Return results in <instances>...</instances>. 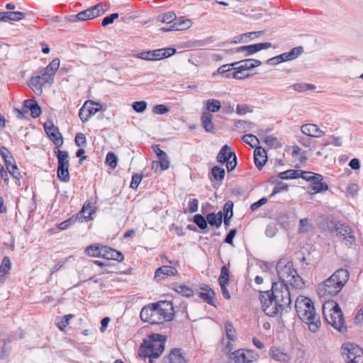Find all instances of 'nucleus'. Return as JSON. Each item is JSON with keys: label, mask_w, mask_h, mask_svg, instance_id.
<instances>
[{"label": "nucleus", "mask_w": 363, "mask_h": 363, "mask_svg": "<svg viewBox=\"0 0 363 363\" xmlns=\"http://www.w3.org/2000/svg\"><path fill=\"white\" fill-rule=\"evenodd\" d=\"M262 308L268 316L282 315L291 310V292L289 286L282 284H272L270 291L260 293Z\"/></svg>", "instance_id": "nucleus-1"}, {"label": "nucleus", "mask_w": 363, "mask_h": 363, "mask_svg": "<svg viewBox=\"0 0 363 363\" xmlns=\"http://www.w3.org/2000/svg\"><path fill=\"white\" fill-rule=\"evenodd\" d=\"M140 315L143 322L151 324L171 321L174 316L173 304L167 301L151 303L142 308Z\"/></svg>", "instance_id": "nucleus-2"}, {"label": "nucleus", "mask_w": 363, "mask_h": 363, "mask_svg": "<svg viewBox=\"0 0 363 363\" xmlns=\"http://www.w3.org/2000/svg\"><path fill=\"white\" fill-rule=\"evenodd\" d=\"M296 311L299 318L308 325L312 333H316L320 327V320L315 313L313 302L308 297L299 296L296 300Z\"/></svg>", "instance_id": "nucleus-3"}, {"label": "nucleus", "mask_w": 363, "mask_h": 363, "mask_svg": "<svg viewBox=\"0 0 363 363\" xmlns=\"http://www.w3.org/2000/svg\"><path fill=\"white\" fill-rule=\"evenodd\" d=\"M276 269L279 281H274L272 284H282L284 286H288L289 284L296 289H301L304 286L303 279L294 268V264L291 259H280L277 263Z\"/></svg>", "instance_id": "nucleus-4"}, {"label": "nucleus", "mask_w": 363, "mask_h": 363, "mask_svg": "<svg viewBox=\"0 0 363 363\" xmlns=\"http://www.w3.org/2000/svg\"><path fill=\"white\" fill-rule=\"evenodd\" d=\"M349 279V272L345 269L336 270L328 279L319 284L317 292L320 297L325 298L337 295Z\"/></svg>", "instance_id": "nucleus-5"}, {"label": "nucleus", "mask_w": 363, "mask_h": 363, "mask_svg": "<svg viewBox=\"0 0 363 363\" xmlns=\"http://www.w3.org/2000/svg\"><path fill=\"white\" fill-rule=\"evenodd\" d=\"M166 337L161 334H152L147 340H145L141 345L139 354L141 357L148 358L149 362L152 363L155 359L158 358L164 350Z\"/></svg>", "instance_id": "nucleus-6"}, {"label": "nucleus", "mask_w": 363, "mask_h": 363, "mask_svg": "<svg viewBox=\"0 0 363 363\" xmlns=\"http://www.w3.org/2000/svg\"><path fill=\"white\" fill-rule=\"evenodd\" d=\"M323 313L325 320L339 332L346 331L345 320L341 308L337 303L328 301L323 306Z\"/></svg>", "instance_id": "nucleus-7"}, {"label": "nucleus", "mask_w": 363, "mask_h": 363, "mask_svg": "<svg viewBox=\"0 0 363 363\" xmlns=\"http://www.w3.org/2000/svg\"><path fill=\"white\" fill-rule=\"evenodd\" d=\"M341 354L345 363H363V350L355 343H343Z\"/></svg>", "instance_id": "nucleus-8"}, {"label": "nucleus", "mask_w": 363, "mask_h": 363, "mask_svg": "<svg viewBox=\"0 0 363 363\" xmlns=\"http://www.w3.org/2000/svg\"><path fill=\"white\" fill-rule=\"evenodd\" d=\"M302 174L303 179L310 182L308 192L311 194L326 191L328 189V184L323 182V175L312 172H304Z\"/></svg>", "instance_id": "nucleus-9"}, {"label": "nucleus", "mask_w": 363, "mask_h": 363, "mask_svg": "<svg viewBox=\"0 0 363 363\" xmlns=\"http://www.w3.org/2000/svg\"><path fill=\"white\" fill-rule=\"evenodd\" d=\"M175 52L174 48H167L138 52L135 57L144 60H160L170 57Z\"/></svg>", "instance_id": "nucleus-10"}, {"label": "nucleus", "mask_w": 363, "mask_h": 363, "mask_svg": "<svg viewBox=\"0 0 363 363\" xmlns=\"http://www.w3.org/2000/svg\"><path fill=\"white\" fill-rule=\"evenodd\" d=\"M216 160L219 163H226L228 172L233 171L237 166V156L227 145L221 147L216 157Z\"/></svg>", "instance_id": "nucleus-11"}, {"label": "nucleus", "mask_w": 363, "mask_h": 363, "mask_svg": "<svg viewBox=\"0 0 363 363\" xmlns=\"http://www.w3.org/2000/svg\"><path fill=\"white\" fill-rule=\"evenodd\" d=\"M258 358V354L250 350L239 349L231 352L230 359L232 363H253Z\"/></svg>", "instance_id": "nucleus-12"}, {"label": "nucleus", "mask_w": 363, "mask_h": 363, "mask_svg": "<svg viewBox=\"0 0 363 363\" xmlns=\"http://www.w3.org/2000/svg\"><path fill=\"white\" fill-rule=\"evenodd\" d=\"M59 67L60 60L58 58L53 59L45 68L38 72L37 76L40 77V79L45 84L52 83Z\"/></svg>", "instance_id": "nucleus-13"}, {"label": "nucleus", "mask_w": 363, "mask_h": 363, "mask_svg": "<svg viewBox=\"0 0 363 363\" xmlns=\"http://www.w3.org/2000/svg\"><path fill=\"white\" fill-rule=\"evenodd\" d=\"M335 231L340 240L345 245L351 246L354 243L355 237L350 225L345 223L337 224L335 225Z\"/></svg>", "instance_id": "nucleus-14"}, {"label": "nucleus", "mask_w": 363, "mask_h": 363, "mask_svg": "<svg viewBox=\"0 0 363 363\" xmlns=\"http://www.w3.org/2000/svg\"><path fill=\"white\" fill-rule=\"evenodd\" d=\"M272 46L271 43H260L257 44L244 45L230 50V52L244 53V57L250 56L262 50H265Z\"/></svg>", "instance_id": "nucleus-15"}, {"label": "nucleus", "mask_w": 363, "mask_h": 363, "mask_svg": "<svg viewBox=\"0 0 363 363\" xmlns=\"http://www.w3.org/2000/svg\"><path fill=\"white\" fill-rule=\"evenodd\" d=\"M104 12V11L102 9V5L101 4H98L94 6L79 12L76 16H71L73 18L71 21H74L75 19L81 21H86L88 19L96 18L103 14Z\"/></svg>", "instance_id": "nucleus-16"}, {"label": "nucleus", "mask_w": 363, "mask_h": 363, "mask_svg": "<svg viewBox=\"0 0 363 363\" xmlns=\"http://www.w3.org/2000/svg\"><path fill=\"white\" fill-rule=\"evenodd\" d=\"M18 113V117L23 118L25 113L30 111V115L33 118H36L40 116L42 111L38 102L35 99H27L24 101L22 110L16 109Z\"/></svg>", "instance_id": "nucleus-17"}, {"label": "nucleus", "mask_w": 363, "mask_h": 363, "mask_svg": "<svg viewBox=\"0 0 363 363\" xmlns=\"http://www.w3.org/2000/svg\"><path fill=\"white\" fill-rule=\"evenodd\" d=\"M45 131L49 136V138L52 140L53 143L58 148L59 146L62 145L63 140L61 133H60L58 128L55 127L53 124L48 125L45 123L44 125Z\"/></svg>", "instance_id": "nucleus-18"}, {"label": "nucleus", "mask_w": 363, "mask_h": 363, "mask_svg": "<svg viewBox=\"0 0 363 363\" xmlns=\"http://www.w3.org/2000/svg\"><path fill=\"white\" fill-rule=\"evenodd\" d=\"M101 257L108 260L113 259L118 262L123 260V255L121 252L105 245H102Z\"/></svg>", "instance_id": "nucleus-19"}, {"label": "nucleus", "mask_w": 363, "mask_h": 363, "mask_svg": "<svg viewBox=\"0 0 363 363\" xmlns=\"http://www.w3.org/2000/svg\"><path fill=\"white\" fill-rule=\"evenodd\" d=\"M301 130L304 135L313 138H320L325 135V133L321 130L318 125L313 123L303 125Z\"/></svg>", "instance_id": "nucleus-20"}, {"label": "nucleus", "mask_w": 363, "mask_h": 363, "mask_svg": "<svg viewBox=\"0 0 363 363\" xmlns=\"http://www.w3.org/2000/svg\"><path fill=\"white\" fill-rule=\"evenodd\" d=\"M177 274V270L176 268L168 265H163L156 269L155 279L157 281H161L164 279L167 276H175Z\"/></svg>", "instance_id": "nucleus-21"}, {"label": "nucleus", "mask_w": 363, "mask_h": 363, "mask_svg": "<svg viewBox=\"0 0 363 363\" xmlns=\"http://www.w3.org/2000/svg\"><path fill=\"white\" fill-rule=\"evenodd\" d=\"M262 64L261 61L255 59H246L239 62L231 63L232 67L237 66L236 69H241L247 72L254 67H258Z\"/></svg>", "instance_id": "nucleus-22"}, {"label": "nucleus", "mask_w": 363, "mask_h": 363, "mask_svg": "<svg viewBox=\"0 0 363 363\" xmlns=\"http://www.w3.org/2000/svg\"><path fill=\"white\" fill-rule=\"evenodd\" d=\"M267 161L265 150L262 147H256L254 151V162L258 169H262Z\"/></svg>", "instance_id": "nucleus-23"}, {"label": "nucleus", "mask_w": 363, "mask_h": 363, "mask_svg": "<svg viewBox=\"0 0 363 363\" xmlns=\"http://www.w3.org/2000/svg\"><path fill=\"white\" fill-rule=\"evenodd\" d=\"M55 153L57 159V168H69V155L66 151H62L57 148Z\"/></svg>", "instance_id": "nucleus-24"}, {"label": "nucleus", "mask_w": 363, "mask_h": 363, "mask_svg": "<svg viewBox=\"0 0 363 363\" xmlns=\"http://www.w3.org/2000/svg\"><path fill=\"white\" fill-rule=\"evenodd\" d=\"M164 363H186L179 349H173Z\"/></svg>", "instance_id": "nucleus-25"}, {"label": "nucleus", "mask_w": 363, "mask_h": 363, "mask_svg": "<svg viewBox=\"0 0 363 363\" xmlns=\"http://www.w3.org/2000/svg\"><path fill=\"white\" fill-rule=\"evenodd\" d=\"M202 126L206 132L212 133L215 129L213 123V116L209 112H203L201 118Z\"/></svg>", "instance_id": "nucleus-26"}, {"label": "nucleus", "mask_w": 363, "mask_h": 363, "mask_svg": "<svg viewBox=\"0 0 363 363\" xmlns=\"http://www.w3.org/2000/svg\"><path fill=\"white\" fill-rule=\"evenodd\" d=\"M215 296L214 291L208 286L201 288V292L199 293V297L207 303L214 306L213 298Z\"/></svg>", "instance_id": "nucleus-27"}, {"label": "nucleus", "mask_w": 363, "mask_h": 363, "mask_svg": "<svg viewBox=\"0 0 363 363\" xmlns=\"http://www.w3.org/2000/svg\"><path fill=\"white\" fill-rule=\"evenodd\" d=\"M207 224L209 223L211 226H216L217 228H220L223 221V213L219 211L218 213H211L206 216Z\"/></svg>", "instance_id": "nucleus-28"}, {"label": "nucleus", "mask_w": 363, "mask_h": 363, "mask_svg": "<svg viewBox=\"0 0 363 363\" xmlns=\"http://www.w3.org/2000/svg\"><path fill=\"white\" fill-rule=\"evenodd\" d=\"M44 82L38 77L37 74L31 77L30 80V86L36 95H41L43 93V85Z\"/></svg>", "instance_id": "nucleus-29"}, {"label": "nucleus", "mask_w": 363, "mask_h": 363, "mask_svg": "<svg viewBox=\"0 0 363 363\" xmlns=\"http://www.w3.org/2000/svg\"><path fill=\"white\" fill-rule=\"evenodd\" d=\"M305 171L302 170H296V169H289L282 172H280L278 175V177L281 179H296V178H302L303 174Z\"/></svg>", "instance_id": "nucleus-30"}, {"label": "nucleus", "mask_w": 363, "mask_h": 363, "mask_svg": "<svg viewBox=\"0 0 363 363\" xmlns=\"http://www.w3.org/2000/svg\"><path fill=\"white\" fill-rule=\"evenodd\" d=\"M271 357L277 361L279 362H288L289 357L286 353L281 351L278 348H272L269 351Z\"/></svg>", "instance_id": "nucleus-31"}, {"label": "nucleus", "mask_w": 363, "mask_h": 363, "mask_svg": "<svg viewBox=\"0 0 363 363\" xmlns=\"http://www.w3.org/2000/svg\"><path fill=\"white\" fill-rule=\"evenodd\" d=\"M206 108L208 112L216 113L218 112L221 107V104L219 100L218 99H208L206 102Z\"/></svg>", "instance_id": "nucleus-32"}, {"label": "nucleus", "mask_w": 363, "mask_h": 363, "mask_svg": "<svg viewBox=\"0 0 363 363\" xmlns=\"http://www.w3.org/2000/svg\"><path fill=\"white\" fill-rule=\"evenodd\" d=\"M225 334L229 341H235L237 338L235 330L233 324L227 321L225 323Z\"/></svg>", "instance_id": "nucleus-33"}, {"label": "nucleus", "mask_w": 363, "mask_h": 363, "mask_svg": "<svg viewBox=\"0 0 363 363\" xmlns=\"http://www.w3.org/2000/svg\"><path fill=\"white\" fill-rule=\"evenodd\" d=\"M85 252L90 257H101L102 245H89L86 247Z\"/></svg>", "instance_id": "nucleus-34"}, {"label": "nucleus", "mask_w": 363, "mask_h": 363, "mask_svg": "<svg viewBox=\"0 0 363 363\" xmlns=\"http://www.w3.org/2000/svg\"><path fill=\"white\" fill-rule=\"evenodd\" d=\"M235 126L238 130L245 133L250 130L255 126V124L250 121L238 120L235 123Z\"/></svg>", "instance_id": "nucleus-35"}, {"label": "nucleus", "mask_w": 363, "mask_h": 363, "mask_svg": "<svg viewBox=\"0 0 363 363\" xmlns=\"http://www.w3.org/2000/svg\"><path fill=\"white\" fill-rule=\"evenodd\" d=\"M173 289L177 293L186 297H191L194 294L193 290L190 287L184 284H175Z\"/></svg>", "instance_id": "nucleus-36"}, {"label": "nucleus", "mask_w": 363, "mask_h": 363, "mask_svg": "<svg viewBox=\"0 0 363 363\" xmlns=\"http://www.w3.org/2000/svg\"><path fill=\"white\" fill-rule=\"evenodd\" d=\"M193 222L201 230H205L208 228L207 218H206L203 215L196 214L193 218Z\"/></svg>", "instance_id": "nucleus-37"}, {"label": "nucleus", "mask_w": 363, "mask_h": 363, "mask_svg": "<svg viewBox=\"0 0 363 363\" xmlns=\"http://www.w3.org/2000/svg\"><path fill=\"white\" fill-rule=\"evenodd\" d=\"M174 26H175L176 30H183L189 28L192 23L189 19H178L177 21L174 22Z\"/></svg>", "instance_id": "nucleus-38"}, {"label": "nucleus", "mask_w": 363, "mask_h": 363, "mask_svg": "<svg viewBox=\"0 0 363 363\" xmlns=\"http://www.w3.org/2000/svg\"><path fill=\"white\" fill-rule=\"evenodd\" d=\"M26 16V14L21 11H8L6 12V21H20Z\"/></svg>", "instance_id": "nucleus-39"}, {"label": "nucleus", "mask_w": 363, "mask_h": 363, "mask_svg": "<svg viewBox=\"0 0 363 363\" xmlns=\"http://www.w3.org/2000/svg\"><path fill=\"white\" fill-rule=\"evenodd\" d=\"M176 14L173 12H167L158 16V21L166 24L172 23L176 20Z\"/></svg>", "instance_id": "nucleus-40"}, {"label": "nucleus", "mask_w": 363, "mask_h": 363, "mask_svg": "<svg viewBox=\"0 0 363 363\" xmlns=\"http://www.w3.org/2000/svg\"><path fill=\"white\" fill-rule=\"evenodd\" d=\"M10 269L11 261L8 257H4L0 266V277H4L6 274H8Z\"/></svg>", "instance_id": "nucleus-41"}, {"label": "nucleus", "mask_w": 363, "mask_h": 363, "mask_svg": "<svg viewBox=\"0 0 363 363\" xmlns=\"http://www.w3.org/2000/svg\"><path fill=\"white\" fill-rule=\"evenodd\" d=\"M211 174L218 181H222L225 177V169L223 167L215 166L211 169Z\"/></svg>", "instance_id": "nucleus-42"}, {"label": "nucleus", "mask_w": 363, "mask_h": 363, "mask_svg": "<svg viewBox=\"0 0 363 363\" xmlns=\"http://www.w3.org/2000/svg\"><path fill=\"white\" fill-rule=\"evenodd\" d=\"M84 104H89L86 108L88 113H89L91 116L95 115L101 108V105L99 103H96L93 101H86Z\"/></svg>", "instance_id": "nucleus-43"}, {"label": "nucleus", "mask_w": 363, "mask_h": 363, "mask_svg": "<svg viewBox=\"0 0 363 363\" xmlns=\"http://www.w3.org/2000/svg\"><path fill=\"white\" fill-rule=\"evenodd\" d=\"M57 174L61 182H68L70 179L69 168H57Z\"/></svg>", "instance_id": "nucleus-44"}, {"label": "nucleus", "mask_w": 363, "mask_h": 363, "mask_svg": "<svg viewBox=\"0 0 363 363\" xmlns=\"http://www.w3.org/2000/svg\"><path fill=\"white\" fill-rule=\"evenodd\" d=\"M242 140L244 143L250 145L252 147H256L259 144L258 138L252 134H246L243 135Z\"/></svg>", "instance_id": "nucleus-45"}, {"label": "nucleus", "mask_w": 363, "mask_h": 363, "mask_svg": "<svg viewBox=\"0 0 363 363\" xmlns=\"http://www.w3.org/2000/svg\"><path fill=\"white\" fill-rule=\"evenodd\" d=\"M264 32L263 31H254V32H249L244 34L240 35L238 38L239 39L238 40H234L235 43H240V42H245L244 40V38H256L259 37Z\"/></svg>", "instance_id": "nucleus-46"}, {"label": "nucleus", "mask_w": 363, "mask_h": 363, "mask_svg": "<svg viewBox=\"0 0 363 363\" xmlns=\"http://www.w3.org/2000/svg\"><path fill=\"white\" fill-rule=\"evenodd\" d=\"M303 52L301 46L294 48L290 52H286L289 61L295 60Z\"/></svg>", "instance_id": "nucleus-47"}, {"label": "nucleus", "mask_w": 363, "mask_h": 363, "mask_svg": "<svg viewBox=\"0 0 363 363\" xmlns=\"http://www.w3.org/2000/svg\"><path fill=\"white\" fill-rule=\"evenodd\" d=\"M219 284H229V269L226 266H223L220 269V274L218 278Z\"/></svg>", "instance_id": "nucleus-48"}, {"label": "nucleus", "mask_w": 363, "mask_h": 363, "mask_svg": "<svg viewBox=\"0 0 363 363\" xmlns=\"http://www.w3.org/2000/svg\"><path fill=\"white\" fill-rule=\"evenodd\" d=\"M88 104H84L83 105V106L79 109V116L83 123L87 122L89 120V118L91 117L90 113H88V111L86 108Z\"/></svg>", "instance_id": "nucleus-49"}, {"label": "nucleus", "mask_w": 363, "mask_h": 363, "mask_svg": "<svg viewBox=\"0 0 363 363\" xmlns=\"http://www.w3.org/2000/svg\"><path fill=\"white\" fill-rule=\"evenodd\" d=\"M117 160V157L113 152H108L107 153L106 163L108 164L111 169H115L116 167Z\"/></svg>", "instance_id": "nucleus-50"}, {"label": "nucleus", "mask_w": 363, "mask_h": 363, "mask_svg": "<svg viewBox=\"0 0 363 363\" xmlns=\"http://www.w3.org/2000/svg\"><path fill=\"white\" fill-rule=\"evenodd\" d=\"M236 67L237 66L232 67L233 69H235V72H233L232 74L233 78L236 79H242L250 76V74L244 70H241V69H236Z\"/></svg>", "instance_id": "nucleus-51"}, {"label": "nucleus", "mask_w": 363, "mask_h": 363, "mask_svg": "<svg viewBox=\"0 0 363 363\" xmlns=\"http://www.w3.org/2000/svg\"><path fill=\"white\" fill-rule=\"evenodd\" d=\"M252 112V108L250 105L247 104H238L236 107V113L238 115H245L247 113Z\"/></svg>", "instance_id": "nucleus-52"}, {"label": "nucleus", "mask_w": 363, "mask_h": 363, "mask_svg": "<svg viewBox=\"0 0 363 363\" xmlns=\"http://www.w3.org/2000/svg\"><path fill=\"white\" fill-rule=\"evenodd\" d=\"M158 165L160 166L162 170L167 169L169 167V161L167 159V156L160 158L159 162H153L152 168H155V166L157 167Z\"/></svg>", "instance_id": "nucleus-53"}, {"label": "nucleus", "mask_w": 363, "mask_h": 363, "mask_svg": "<svg viewBox=\"0 0 363 363\" xmlns=\"http://www.w3.org/2000/svg\"><path fill=\"white\" fill-rule=\"evenodd\" d=\"M288 190V185L283 182H278L273 189V191L270 195V196H274V195Z\"/></svg>", "instance_id": "nucleus-54"}, {"label": "nucleus", "mask_w": 363, "mask_h": 363, "mask_svg": "<svg viewBox=\"0 0 363 363\" xmlns=\"http://www.w3.org/2000/svg\"><path fill=\"white\" fill-rule=\"evenodd\" d=\"M133 108L138 113H143L147 108V103L144 101H135L132 105Z\"/></svg>", "instance_id": "nucleus-55"}, {"label": "nucleus", "mask_w": 363, "mask_h": 363, "mask_svg": "<svg viewBox=\"0 0 363 363\" xmlns=\"http://www.w3.org/2000/svg\"><path fill=\"white\" fill-rule=\"evenodd\" d=\"M118 16L119 15L118 13H113L104 17L101 21V26L105 27L109 24H111L115 19L118 18Z\"/></svg>", "instance_id": "nucleus-56"}, {"label": "nucleus", "mask_w": 363, "mask_h": 363, "mask_svg": "<svg viewBox=\"0 0 363 363\" xmlns=\"http://www.w3.org/2000/svg\"><path fill=\"white\" fill-rule=\"evenodd\" d=\"M143 179V176L142 174H134L133 176H132V180H131V182H130V188L133 189H136L140 183L141 182V180Z\"/></svg>", "instance_id": "nucleus-57"}, {"label": "nucleus", "mask_w": 363, "mask_h": 363, "mask_svg": "<svg viewBox=\"0 0 363 363\" xmlns=\"http://www.w3.org/2000/svg\"><path fill=\"white\" fill-rule=\"evenodd\" d=\"M75 143L78 147L85 146L86 145L85 135L82 133H78L75 136Z\"/></svg>", "instance_id": "nucleus-58"}, {"label": "nucleus", "mask_w": 363, "mask_h": 363, "mask_svg": "<svg viewBox=\"0 0 363 363\" xmlns=\"http://www.w3.org/2000/svg\"><path fill=\"white\" fill-rule=\"evenodd\" d=\"M233 203L231 201H228L224 205L223 216H225V215H226V216H231V217H233Z\"/></svg>", "instance_id": "nucleus-59"}, {"label": "nucleus", "mask_w": 363, "mask_h": 363, "mask_svg": "<svg viewBox=\"0 0 363 363\" xmlns=\"http://www.w3.org/2000/svg\"><path fill=\"white\" fill-rule=\"evenodd\" d=\"M310 228V222L308 218L301 219L299 221V229L300 233H305L308 231Z\"/></svg>", "instance_id": "nucleus-60"}, {"label": "nucleus", "mask_w": 363, "mask_h": 363, "mask_svg": "<svg viewBox=\"0 0 363 363\" xmlns=\"http://www.w3.org/2000/svg\"><path fill=\"white\" fill-rule=\"evenodd\" d=\"M169 109L164 104H158L153 107L152 112L155 114H164L169 112Z\"/></svg>", "instance_id": "nucleus-61"}, {"label": "nucleus", "mask_w": 363, "mask_h": 363, "mask_svg": "<svg viewBox=\"0 0 363 363\" xmlns=\"http://www.w3.org/2000/svg\"><path fill=\"white\" fill-rule=\"evenodd\" d=\"M231 64L223 65L217 69V73L219 74H224L226 73L227 74L225 75V77L228 78L230 77V74L228 73L231 71Z\"/></svg>", "instance_id": "nucleus-62"}, {"label": "nucleus", "mask_w": 363, "mask_h": 363, "mask_svg": "<svg viewBox=\"0 0 363 363\" xmlns=\"http://www.w3.org/2000/svg\"><path fill=\"white\" fill-rule=\"evenodd\" d=\"M72 317L73 315L71 314L65 315L63 319L60 323H58V328L60 330H64V329L68 325L69 321Z\"/></svg>", "instance_id": "nucleus-63"}, {"label": "nucleus", "mask_w": 363, "mask_h": 363, "mask_svg": "<svg viewBox=\"0 0 363 363\" xmlns=\"http://www.w3.org/2000/svg\"><path fill=\"white\" fill-rule=\"evenodd\" d=\"M277 232V228L274 224H269L267 226L265 230V235L268 238H273Z\"/></svg>", "instance_id": "nucleus-64"}]
</instances>
